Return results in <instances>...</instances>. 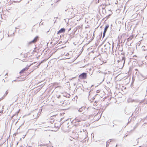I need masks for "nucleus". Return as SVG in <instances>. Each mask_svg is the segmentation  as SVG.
<instances>
[{"label":"nucleus","mask_w":147,"mask_h":147,"mask_svg":"<svg viewBox=\"0 0 147 147\" xmlns=\"http://www.w3.org/2000/svg\"><path fill=\"white\" fill-rule=\"evenodd\" d=\"M121 54L122 55V56H121V59L120 61L118 60L117 61L118 63H119V65H120V63L121 64V65H122V66L120 67H121V68H122L124 66L125 60V58L124 53H122Z\"/></svg>","instance_id":"f257e3e1"},{"label":"nucleus","mask_w":147,"mask_h":147,"mask_svg":"<svg viewBox=\"0 0 147 147\" xmlns=\"http://www.w3.org/2000/svg\"><path fill=\"white\" fill-rule=\"evenodd\" d=\"M87 133H86L85 132H83L82 134L81 135H80L79 138H81L82 139L84 140L87 137Z\"/></svg>","instance_id":"f03ea898"},{"label":"nucleus","mask_w":147,"mask_h":147,"mask_svg":"<svg viewBox=\"0 0 147 147\" xmlns=\"http://www.w3.org/2000/svg\"><path fill=\"white\" fill-rule=\"evenodd\" d=\"M87 74L86 73H83L81 74L79 76V77L80 79H85L86 78Z\"/></svg>","instance_id":"7ed1b4c3"},{"label":"nucleus","mask_w":147,"mask_h":147,"mask_svg":"<svg viewBox=\"0 0 147 147\" xmlns=\"http://www.w3.org/2000/svg\"><path fill=\"white\" fill-rule=\"evenodd\" d=\"M111 45L110 43H108L106 45H104V49L105 50V51H108L109 49V46Z\"/></svg>","instance_id":"20e7f679"},{"label":"nucleus","mask_w":147,"mask_h":147,"mask_svg":"<svg viewBox=\"0 0 147 147\" xmlns=\"http://www.w3.org/2000/svg\"><path fill=\"white\" fill-rule=\"evenodd\" d=\"M38 36H36L34 39L30 42L28 43V44L30 45L32 43H34L36 42L38 40Z\"/></svg>","instance_id":"39448f33"},{"label":"nucleus","mask_w":147,"mask_h":147,"mask_svg":"<svg viewBox=\"0 0 147 147\" xmlns=\"http://www.w3.org/2000/svg\"><path fill=\"white\" fill-rule=\"evenodd\" d=\"M109 25H107L105 26V29H104V32L103 33V38L105 36L106 32L108 28H109Z\"/></svg>","instance_id":"423d86ee"},{"label":"nucleus","mask_w":147,"mask_h":147,"mask_svg":"<svg viewBox=\"0 0 147 147\" xmlns=\"http://www.w3.org/2000/svg\"><path fill=\"white\" fill-rule=\"evenodd\" d=\"M65 31V29L64 28H61L59 30L57 33L58 34L62 33H64Z\"/></svg>","instance_id":"0eeeda50"},{"label":"nucleus","mask_w":147,"mask_h":147,"mask_svg":"<svg viewBox=\"0 0 147 147\" xmlns=\"http://www.w3.org/2000/svg\"><path fill=\"white\" fill-rule=\"evenodd\" d=\"M28 69V68L27 67H25V68L23 69L20 72V74H22L24 72L26 71Z\"/></svg>","instance_id":"6e6552de"},{"label":"nucleus","mask_w":147,"mask_h":147,"mask_svg":"<svg viewBox=\"0 0 147 147\" xmlns=\"http://www.w3.org/2000/svg\"><path fill=\"white\" fill-rule=\"evenodd\" d=\"M80 121H81V120L80 119H78L77 118H75V119L73 121V122H74L75 123H76L77 122H80Z\"/></svg>","instance_id":"1a4fd4ad"},{"label":"nucleus","mask_w":147,"mask_h":147,"mask_svg":"<svg viewBox=\"0 0 147 147\" xmlns=\"http://www.w3.org/2000/svg\"><path fill=\"white\" fill-rule=\"evenodd\" d=\"M113 45L112 44V47H111V45L110 46H109V49L108 50V51H111V50H113Z\"/></svg>","instance_id":"9d476101"},{"label":"nucleus","mask_w":147,"mask_h":147,"mask_svg":"<svg viewBox=\"0 0 147 147\" xmlns=\"http://www.w3.org/2000/svg\"><path fill=\"white\" fill-rule=\"evenodd\" d=\"M83 111V109H82V107L80 108L78 110V111L80 112H82Z\"/></svg>","instance_id":"9b49d317"},{"label":"nucleus","mask_w":147,"mask_h":147,"mask_svg":"<svg viewBox=\"0 0 147 147\" xmlns=\"http://www.w3.org/2000/svg\"><path fill=\"white\" fill-rule=\"evenodd\" d=\"M43 62V61H42L41 62H40L38 65L36 66V67H37V68H38L39 67V66L41 64V63H42Z\"/></svg>","instance_id":"f8f14e48"},{"label":"nucleus","mask_w":147,"mask_h":147,"mask_svg":"<svg viewBox=\"0 0 147 147\" xmlns=\"http://www.w3.org/2000/svg\"><path fill=\"white\" fill-rule=\"evenodd\" d=\"M132 38L131 37H129L127 38V41H129V40H130L132 39Z\"/></svg>","instance_id":"ddd939ff"},{"label":"nucleus","mask_w":147,"mask_h":147,"mask_svg":"<svg viewBox=\"0 0 147 147\" xmlns=\"http://www.w3.org/2000/svg\"><path fill=\"white\" fill-rule=\"evenodd\" d=\"M139 138H138V139H136V141H137V143H139Z\"/></svg>","instance_id":"4468645a"},{"label":"nucleus","mask_w":147,"mask_h":147,"mask_svg":"<svg viewBox=\"0 0 147 147\" xmlns=\"http://www.w3.org/2000/svg\"><path fill=\"white\" fill-rule=\"evenodd\" d=\"M142 76L144 78H145V79H146V78H147V75L146 76H143L142 75Z\"/></svg>","instance_id":"2eb2a0df"},{"label":"nucleus","mask_w":147,"mask_h":147,"mask_svg":"<svg viewBox=\"0 0 147 147\" xmlns=\"http://www.w3.org/2000/svg\"><path fill=\"white\" fill-rule=\"evenodd\" d=\"M102 12H103V11L104 10H105V9L104 8L102 7Z\"/></svg>","instance_id":"dca6fc26"},{"label":"nucleus","mask_w":147,"mask_h":147,"mask_svg":"<svg viewBox=\"0 0 147 147\" xmlns=\"http://www.w3.org/2000/svg\"><path fill=\"white\" fill-rule=\"evenodd\" d=\"M61 96L60 95H59L58 96H57V98H59Z\"/></svg>","instance_id":"f3484780"},{"label":"nucleus","mask_w":147,"mask_h":147,"mask_svg":"<svg viewBox=\"0 0 147 147\" xmlns=\"http://www.w3.org/2000/svg\"><path fill=\"white\" fill-rule=\"evenodd\" d=\"M8 92H7V91H6L5 92L6 94H5V96H6L7 95V94H8Z\"/></svg>","instance_id":"a211bd4d"},{"label":"nucleus","mask_w":147,"mask_h":147,"mask_svg":"<svg viewBox=\"0 0 147 147\" xmlns=\"http://www.w3.org/2000/svg\"><path fill=\"white\" fill-rule=\"evenodd\" d=\"M60 103H61V104H63L62 102H61Z\"/></svg>","instance_id":"6ab92c4d"},{"label":"nucleus","mask_w":147,"mask_h":147,"mask_svg":"<svg viewBox=\"0 0 147 147\" xmlns=\"http://www.w3.org/2000/svg\"><path fill=\"white\" fill-rule=\"evenodd\" d=\"M115 121H113V123L114 124H115V123H114V122Z\"/></svg>","instance_id":"aec40b11"},{"label":"nucleus","mask_w":147,"mask_h":147,"mask_svg":"<svg viewBox=\"0 0 147 147\" xmlns=\"http://www.w3.org/2000/svg\"><path fill=\"white\" fill-rule=\"evenodd\" d=\"M14 115H13L12 117L11 118H12L14 116Z\"/></svg>","instance_id":"412c9836"},{"label":"nucleus","mask_w":147,"mask_h":147,"mask_svg":"<svg viewBox=\"0 0 147 147\" xmlns=\"http://www.w3.org/2000/svg\"><path fill=\"white\" fill-rule=\"evenodd\" d=\"M69 55V54L68 53H67V54H66V55Z\"/></svg>","instance_id":"4be33fe9"},{"label":"nucleus","mask_w":147,"mask_h":147,"mask_svg":"<svg viewBox=\"0 0 147 147\" xmlns=\"http://www.w3.org/2000/svg\"><path fill=\"white\" fill-rule=\"evenodd\" d=\"M71 28H70L69 29V30H68V31H69L70 30H71Z\"/></svg>","instance_id":"5701e85b"},{"label":"nucleus","mask_w":147,"mask_h":147,"mask_svg":"<svg viewBox=\"0 0 147 147\" xmlns=\"http://www.w3.org/2000/svg\"><path fill=\"white\" fill-rule=\"evenodd\" d=\"M123 50V49H122L121 50H120V51H122Z\"/></svg>","instance_id":"b1692460"},{"label":"nucleus","mask_w":147,"mask_h":147,"mask_svg":"<svg viewBox=\"0 0 147 147\" xmlns=\"http://www.w3.org/2000/svg\"><path fill=\"white\" fill-rule=\"evenodd\" d=\"M135 70L136 71H137L138 70V69H135Z\"/></svg>","instance_id":"393cba45"},{"label":"nucleus","mask_w":147,"mask_h":147,"mask_svg":"<svg viewBox=\"0 0 147 147\" xmlns=\"http://www.w3.org/2000/svg\"><path fill=\"white\" fill-rule=\"evenodd\" d=\"M108 141H107V144H108Z\"/></svg>","instance_id":"a878e982"},{"label":"nucleus","mask_w":147,"mask_h":147,"mask_svg":"<svg viewBox=\"0 0 147 147\" xmlns=\"http://www.w3.org/2000/svg\"><path fill=\"white\" fill-rule=\"evenodd\" d=\"M103 11L105 12V10H104L103 11Z\"/></svg>","instance_id":"bb28decb"},{"label":"nucleus","mask_w":147,"mask_h":147,"mask_svg":"<svg viewBox=\"0 0 147 147\" xmlns=\"http://www.w3.org/2000/svg\"><path fill=\"white\" fill-rule=\"evenodd\" d=\"M16 81V80H14L13 81H14H14Z\"/></svg>","instance_id":"cd10ccee"},{"label":"nucleus","mask_w":147,"mask_h":147,"mask_svg":"<svg viewBox=\"0 0 147 147\" xmlns=\"http://www.w3.org/2000/svg\"><path fill=\"white\" fill-rule=\"evenodd\" d=\"M147 118V117H145L144 119H146V118Z\"/></svg>","instance_id":"c85d7f7f"},{"label":"nucleus","mask_w":147,"mask_h":147,"mask_svg":"<svg viewBox=\"0 0 147 147\" xmlns=\"http://www.w3.org/2000/svg\"><path fill=\"white\" fill-rule=\"evenodd\" d=\"M77 135H78V134H77ZM78 137H79L78 136Z\"/></svg>","instance_id":"c756f323"},{"label":"nucleus","mask_w":147,"mask_h":147,"mask_svg":"<svg viewBox=\"0 0 147 147\" xmlns=\"http://www.w3.org/2000/svg\"><path fill=\"white\" fill-rule=\"evenodd\" d=\"M96 101H95V102H94V103H95V102H96Z\"/></svg>","instance_id":"7c9ffc66"},{"label":"nucleus","mask_w":147,"mask_h":147,"mask_svg":"<svg viewBox=\"0 0 147 147\" xmlns=\"http://www.w3.org/2000/svg\"><path fill=\"white\" fill-rule=\"evenodd\" d=\"M37 63V62H35L34 63Z\"/></svg>","instance_id":"2f4dec72"},{"label":"nucleus","mask_w":147,"mask_h":147,"mask_svg":"<svg viewBox=\"0 0 147 147\" xmlns=\"http://www.w3.org/2000/svg\"><path fill=\"white\" fill-rule=\"evenodd\" d=\"M127 135L125 136H126H126H127Z\"/></svg>","instance_id":"473e14b6"},{"label":"nucleus","mask_w":147,"mask_h":147,"mask_svg":"<svg viewBox=\"0 0 147 147\" xmlns=\"http://www.w3.org/2000/svg\"><path fill=\"white\" fill-rule=\"evenodd\" d=\"M18 143H17V145H18Z\"/></svg>","instance_id":"72a5a7b5"},{"label":"nucleus","mask_w":147,"mask_h":147,"mask_svg":"<svg viewBox=\"0 0 147 147\" xmlns=\"http://www.w3.org/2000/svg\"><path fill=\"white\" fill-rule=\"evenodd\" d=\"M114 125H113V127H114Z\"/></svg>","instance_id":"f704fd0d"},{"label":"nucleus","mask_w":147,"mask_h":147,"mask_svg":"<svg viewBox=\"0 0 147 147\" xmlns=\"http://www.w3.org/2000/svg\"><path fill=\"white\" fill-rule=\"evenodd\" d=\"M141 147V146H140L139 147Z\"/></svg>","instance_id":"c9c22d12"}]
</instances>
